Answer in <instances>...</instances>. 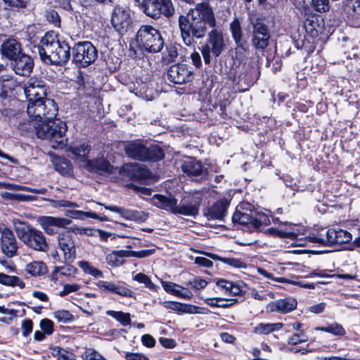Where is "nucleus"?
I'll list each match as a JSON object with an SVG mask.
<instances>
[{
	"instance_id": "f257e3e1",
	"label": "nucleus",
	"mask_w": 360,
	"mask_h": 360,
	"mask_svg": "<svg viewBox=\"0 0 360 360\" xmlns=\"http://www.w3.org/2000/svg\"><path fill=\"white\" fill-rule=\"evenodd\" d=\"M217 22L212 8L207 2L197 4L191 8L186 15H180L179 25L184 44L191 46L194 40L202 38L207 32V27L212 28L208 32L206 44L202 46V54L206 64L211 62L212 53L218 57L226 49V40L223 32L215 29Z\"/></svg>"
},
{
	"instance_id": "f03ea898",
	"label": "nucleus",
	"mask_w": 360,
	"mask_h": 360,
	"mask_svg": "<svg viewBox=\"0 0 360 360\" xmlns=\"http://www.w3.org/2000/svg\"><path fill=\"white\" fill-rule=\"evenodd\" d=\"M46 83L35 77H31L24 86V94L27 99V113L30 119H51L58 114V106L51 98H46Z\"/></svg>"
},
{
	"instance_id": "7ed1b4c3",
	"label": "nucleus",
	"mask_w": 360,
	"mask_h": 360,
	"mask_svg": "<svg viewBox=\"0 0 360 360\" xmlns=\"http://www.w3.org/2000/svg\"><path fill=\"white\" fill-rule=\"evenodd\" d=\"M55 118L31 119L36 123L33 124L37 136L41 139H47L53 148H63L67 145L66 131L68 127L65 122Z\"/></svg>"
},
{
	"instance_id": "20e7f679",
	"label": "nucleus",
	"mask_w": 360,
	"mask_h": 360,
	"mask_svg": "<svg viewBox=\"0 0 360 360\" xmlns=\"http://www.w3.org/2000/svg\"><path fill=\"white\" fill-rule=\"evenodd\" d=\"M37 49L41 60L46 63L61 65L70 58V47L66 43L60 42L53 34H46Z\"/></svg>"
},
{
	"instance_id": "39448f33",
	"label": "nucleus",
	"mask_w": 360,
	"mask_h": 360,
	"mask_svg": "<svg viewBox=\"0 0 360 360\" xmlns=\"http://www.w3.org/2000/svg\"><path fill=\"white\" fill-rule=\"evenodd\" d=\"M13 225L19 239L30 249L46 252L49 243L44 233L20 220H14Z\"/></svg>"
},
{
	"instance_id": "423d86ee",
	"label": "nucleus",
	"mask_w": 360,
	"mask_h": 360,
	"mask_svg": "<svg viewBox=\"0 0 360 360\" xmlns=\"http://www.w3.org/2000/svg\"><path fill=\"white\" fill-rule=\"evenodd\" d=\"M124 150L127 157L141 162H155L164 158L160 147L156 145L147 146L141 139L126 142Z\"/></svg>"
},
{
	"instance_id": "0eeeda50",
	"label": "nucleus",
	"mask_w": 360,
	"mask_h": 360,
	"mask_svg": "<svg viewBox=\"0 0 360 360\" xmlns=\"http://www.w3.org/2000/svg\"><path fill=\"white\" fill-rule=\"evenodd\" d=\"M151 203L158 208L170 211L174 214L185 216H195L198 214L200 202L198 200H193L188 203H182L177 205V200L172 196L155 195L151 198Z\"/></svg>"
},
{
	"instance_id": "6e6552de",
	"label": "nucleus",
	"mask_w": 360,
	"mask_h": 360,
	"mask_svg": "<svg viewBox=\"0 0 360 360\" xmlns=\"http://www.w3.org/2000/svg\"><path fill=\"white\" fill-rule=\"evenodd\" d=\"M136 42L141 49L150 53H158L164 46L160 32L150 25H142L139 28L136 33Z\"/></svg>"
},
{
	"instance_id": "1a4fd4ad",
	"label": "nucleus",
	"mask_w": 360,
	"mask_h": 360,
	"mask_svg": "<svg viewBox=\"0 0 360 360\" xmlns=\"http://www.w3.org/2000/svg\"><path fill=\"white\" fill-rule=\"evenodd\" d=\"M98 57L96 47L90 41L77 43L72 49L74 63L80 68H85L93 63Z\"/></svg>"
},
{
	"instance_id": "9d476101",
	"label": "nucleus",
	"mask_w": 360,
	"mask_h": 360,
	"mask_svg": "<svg viewBox=\"0 0 360 360\" xmlns=\"http://www.w3.org/2000/svg\"><path fill=\"white\" fill-rule=\"evenodd\" d=\"M311 241L323 245H335L348 243L352 239V234L341 229H328L324 234L319 233L311 238Z\"/></svg>"
},
{
	"instance_id": "9b49d317",
	"label": "nucleus",
	"mask_w": 360,
	"mask_h": 360,
	"mask_svg": "<svg viewBox=\"0 0 360 360\" xmlns=\"http://www.w3.org/2000/svg\"><path fill=\"white\" fill-rule=\"evenodd\" d=\"M111 22L117 32L120 34L127 32L131 24V11L129 8L126 6H115Z\"/></svg>"
},
{
	"instance_id": "f8f14e48",
	"label": "nucleus",
	"mask_w": 360,
	"mask_h": 360,
	"mask_svg": "<svg viewBox=\"0 0 360 360\" xmlns=\"http://www.w3.org/2000/svg\"><path fill=\"white\" fill-rule=\"evenodd\" d=\"M270 33L267 26L259 21L252 23V45L259 51H264L269 44Z\"/></svg>"
},
{
	"instance_id": "ddd939ff",
	"label": "nucleus",
	"mask_w": 360,
	"mask_h": 360,
	"mask_svg": "<svg viewBox=\"0 0 360 360\" xmlns=\"http://www.w3.org/2000/svg\"><path fill=\"white\" fill-rule=\"evenodd\" d=\"M37 222L46 234L54 235L57 233L58 228H65L70 224L71 220L63 217L40 216L37 217Z\"/></svg>"
},
{
	"instance_id": "4468645a",
	"label": "nucleus",
	"mask_w": 360,
	"mask_h": 360,
	"mask_svg": "<svg viewBox=\"0 0 360 360\" xmlns=\"http://www.w3.org/2000/svg\"><path fill=\"white\" fill-rule=\"evenodd\" d=\"M167 77L171 82L182 84L192 81L193 71L185 64H174L169 68Z\"/></svg>"
},
{
	"instance_id": "2eb2a0df",
	"label": "nucleus",
	"mask_w": 360,
	"mask_h": 360,
	"mask_svg": "<svg viewBox=\"0 0 360 360\" xmlns=\"http://www.w3.org/2000/svg\"><path fill=\"white\" fill-rule=\"evenodd\" d=\"M341 11L352 26H360V0H343Z\"/></svg>"
},
{
	"instance_id": "dca6fc26",
	"label": "nucleus",
	"mask_w": 360,
	"mask_h": 360,
	"mask_svg": "<svg viewBox=\"0 0 360 360\" xmlns=\"http://www.w3.org/2000/svg\"><path fill=\"white\" fill-rule=\"evenodd\" d=\"M123 169L131 179L146 182H150L153 179L152 173L144 165L131 163L126 165Z\"/></svg>"
},
{
	"instance_id": "f3484780",
	"label": "nucleus",
	"mask_w": 360,
	"mask_h": 360,
	"mask_svg": "<svg viewBox=\"0 0 360 360\" xmlns=\"http://www.w3.org/2000/svg\"><path fill=\"white\" fill-rule=\"evenodd\" d=\"M0 235L3 252L9 257L14 256L16 254L18 247L15 237L12 231L4 226L0 227Z\"/></svg>"
},
{
	"instance_id": "a211bd4d",
	"label": "nucleus",
	"mask_w": 360,
	"mask_h": 360,
	"mask_svg": "<svg viewBox=\"0 0 360 360\" xmlns=\"http://www.w3.org/2000/svg\"><path fill=\"white\" fill-rule=\"evenodd\" d=\"M11 67L17 75L29 76L32 71L34 62L30 56L23 53L11 62Z\"/></svg>"
},
{
	"instance_id": "6ab92c4d",
	"label": "nucleus",
	"mask_w": 360,
	"mask_h": 360,
	"mask_svg": "<svg viewBox=\"0 0 360 360\" xmlns=\"http://www.w3.org/2000/svg\"><path fill=\"white\" fill-rule=\"evenodd\" d=\"M183 172L191 178H205L207 175L206 169L202 168V163L192 158H189L181 165Z\"/></svg>"
},
{
	"instance_id": "aec40b11",
	"label": "nucleus",
	"mask_w": 360,
	"mask_h": 360,
	"mask_svg": "<svg viewBox=\"0 0 360 360\" xmlns=\"http://www.w3.org/2000/svg\"><path fill=\"white\" fill-rule=\"evenodd\" d=\"M58 244L65 259L72 261L75 258V244L70 233H59Z\"/></svg>"
},
{
	"instance_id": "412c9836",
	"label": "nucleus",
	"mask_w": 360,
	"mask_h": 360,
	"mask_svg": "<svg viewBox=\"0 0 360 360\" xmlns=\"http://www.w3.org/2000/svg\"><path fill=\"white\" fill-rule=\"evenodd\" d=\"M232 220L233 223L249 226L251 231L259 229L262 225L261 220L254 217L252 212L248 214L236 210L233 214Z\"/></svg>"
},
{
	"instance_id": "4be33fe9",
	"label": "nucleus",
	"mask_w": 360,
	"mask_h": 360,
	"mask_svg": "<svg viewBox=\"0 0 360 360\" xmlns=\"http://www.w3.org/2000/svg\"><path fill=\"white\" fill-rule=\"evenodd\" d=\"M1 53L11 61L23 54L20 44L14 39H9L2 44Z\"/></svg>"
},
{
	"instance_id": "5701e85b",
	"label": "nucleus",
	"mask_w": 360,
	"mask_h": 360,
	"mask_svg": "<svg viewBox=\"0 0 360 360\" xmlns=\"http://www.w3.org/2000/svg\"><path fill=\"white\" fill-rule=\"evenodd\" d=\"M90 150L91 146L82 141H75L68 146V151L74 155L77 160L84 163L89 160L88 155Z\"/></svg>"
},
{
	"instance_id": "b1692460",
	"label": "nucleus",
	"mask_w": 360,
	"mask_h": 360,
	"mask_svg": "<svg viewBox=\"0 0 360 360\" xmlns=\"http://www.w3.org/2000/svg\"><path fill=\"white\" fill-rule=\"evenodd\" d=\"M296 307V300L292 297H287L271 302L268 307L271 311H278L286 314L294 310Z\"/></svg>"
},
{
	"instance_id": "393cba45",
	"label": "nucleus",
	"mask_w": 360,
	"mask_h": 360,
	"mask_svg": "<svg viewBox=\"0 0 360 360\" xmlns=\"http://www.w3.org/2000/svg\"><path fill=\"white\" fill-rule=\"evenodd\" d=\"M17 81L11 76L4 75L0 77V97L6 98L15 87L18 86Z\"/></svg>"
},
{
	"instance_id": "a878e982",
	"label": "nucleus",
	"mask_w": 360,
	"mask_h": 360,
	"mask_svg": "<svg viewBox=\"0 0 360 360\" xmlns=\"http://www.w3.org/2000/svg\"><path fill=\"white\" fill-rule=\"evenodd\" d=\"M228 204L224 201L214 203L207 211L206 215L208 219L222 220L226 214Z\"/></svg>"
},
{
	"instance_id": "bb28decb",
	"label": "nucleus",
	"mask_w": 360,
	"mask_h": 360,
	"mask_svg": "<svg viewBox=\"0 0 360 360\" xmlns=\"http://www.w3.org/2000/svg\"><path fill=\"white\" fill-rule=\"evenodd\" d=\"M89 170L100 172L111 173L112 167L108 161L103 158H98L95 160H89L86 163Z\"/></svg>"
},
{
	"instance_id": "cd10ccee",
	"label": "nucleus",
	"mask_w": 360,
	"mask_h": 360,
	"mask_svg": "<svg viewBox=\"0 0 360 360\" xmlns=\"http://www.w3.org/2000/svg\"><path fill=\"white\" fill-rule=\"evenodd\" d=\"M25 271L32 276H40L47 272V266L42 261H33L27 264L25 266Z\"/></svg>"
},
{
	"instance_id": "c85d7f7f",
	"label": "nucleus",
	"mask_w": 360,
	"mask_h": 360,
	"mask_svg": "<svg viewBox=\"0 0 360 360\" xmlns=\"http://www.w3.org/2000/svg\"><path fill=\"white\" fill-rule=\"evenodd\" d=\"M283 224L286 226L285 230H278L277 229L271 228L268 230V233L272 236L281 238H288L290 239H295L298 235V233L294 230L295 225L288 224V222H285Z\"/></svg>"
},
{
	"instance_id": "c756f323",
	"label": "nucleus",
	"mask_w": 360,
	"mask_h": 360,
	"mask_svg": "<svg viewBox=\"0 0 360 360\" xmlns=\"http://www.w3.org/2000/svg\"><path fill=\"white\" fill-rule=\"evenodd\" d=\"M141 4V8L145 14L152 18H159L158 11V0H136Z\"/></svg>"
},
{
	"instance_id": "7c9ffc66",
	"label": "nucleus",
	"mask_w": 360,
	"mask_h": 360,
	"mask_svg": "<svg viewBox=\"0 0 360 360\" xmlns=\"http://www.w3.org/2000/svg\"><path fill=\"white\" fill-rule=\"evenodd\" d=\"M283 327L282 323H260L254 328V333L259 335H268L270 333L281 330Z\"/></svg>"
},
{
	"instance_id": "2f4dec72",
	"label": "nucleus",
	"mask_w": 360,
	"mask_h": 360,
	"mask_svg": "<svg viewBox=\"0 0 360 360\" xmlns=\"http://www.w3.org/2000/svg\"><path fill=\"white\" fill-rule=\"evenodd\" d=\"M205 255L214 260L221 261V262L235 268L243 269L246 267L245 263L240 259L232 257H221L213 253H205Z\"/></svg>"
},
{
	"instance_id": "473e14b6",
	"label": "nucleus",
	"mask_w": 360,
	"mask_h": 360,
	"mask_svg": "<svg viewBox=\"0 0 360 360\" xmlns=\"http://www.w3.org/2000/svg\"><path fill=\"white\" fill-rule=\"evenodd\" d=\"M230 30L232 37L235 40L237 46L243 48L245 44V41L242 38V30L238 20L235 19L231 22L230 24Z\"/></svg>"
},
{
	"instance_id": "72a5a7b5",
	"label": "nucleus",
	"mask_w": 360,
	"mask_h": 360,
	"mask_svg": "<svg viewBox=\"0 0 360 360\" xmlns=\"http://www.w3.org/2000/svg\"><path fill=\"white\" fill-rule=\"evenodd\" d=\"M0 283L11 286V287H19L20 289H23L25 287V283L22 280L15 276H10L3 273L0 274Z\"/></svg>"
},
{
	"instance_id": "f704fd0d",
	"label": "nucleus",
	"mask_w": 360,
	"mask_h": 360,
	"mask_svg": "<svg viewBox=\"0 0 360 360\" xmlns=\"http://www.w3.org/2000/svg\"><path fill=\"white\" fill-rule=\"evenodd\" d=\"M99 205L104 206L106 210L110 211L117 212L120 214V216L126 219H135L136 217V212L124 209L123 207H120L115 205H105L103 203H98Z\"/></svg>"
},
{
	"instance_id": "c9c22d12",
	"label": "nucleus",
	"mask_w": 360,
	"mask_h": 360,
	"mask_svg": "<svg viewBox=\"0 0 360 360\" xmlns=\"http://www.w3.org/2000/svg\"><path fill=\"white\" fill-rule=\"evenodd\" d=\"M158 11H159V18L161 15L166 17L172 16L174 13V8L171 0H158Z\"/></svg>"
},
{
	"instance_id": "e433bc0d",
	"label": "nucleus",
	"mask_w": 360,
	"mask_h": 360,
	"mask_svg": "<svg viewBox=\"0 0 360 360\" xmlns=\"http://www.w3.org/2000/svg\"><path fill=\"white\" fill-rule=\"evenodd\" d=\"M78 266L83 270L85 274H89L95 278H103V274L98 269L93 266L86 261H79Z\"/></svg>"
},
{
	"instance_id": "4c0bfd02",
	"label": "nucleus",
	"mask_w": 360,
	"mask_h": 360,
	"mask_svg": "<svg viewBox=\"0 0 360 360\" xmlns=\"http://www.w3.org/2000/svg\"><path fill=\"white\" fill-rule=\"evenodd\" d=\"M51 350L52 356L57 360H75L72 353L60 347L55 346L51 347Z\"/></svg>"
},
{
	"instance_id": "58836bf2",
	"label": "nucleus",
	"mask_w": 360,
	"mask_h": 360,
	"mask_svg": "<svg viewBox=\"0 0 360 360\" xmlns=\"http://www.w3.org/2000/svg\"><path fill=\"white\" fill-rule=\"evenodd\" d=\"M106 314L108 316H110L117 320L124 326H128L131 323L129 314H126L122 311H115L112 310L107 311Z\"/></svg>"
},
{
	"instance_id": "ea45409f",
	"label": "nucleus",
	"mask_w": 360,
	"mask_h": 360,
	"mask_svg": "<svg viewBox=\"0 0 360 360\" xmlns=\"http://www.w3.org/2000/svg\"><path fill=\"white\" fill-rule=\"evenodd\" d=\"M133 280L137 281L139 283L144 284L146 288L151 290H155L158 288V286L153 283L150 278L145 274H136L133 276Z\"/></svg>"
},
{
	"instance_id": "a19ab883",
	"label": "nucleus",
	"mask_w": 360,
	"mask_h": 360,
	"mask_svg": "<svg viewBox=\"0 0 360 360\" xmlns=\"http://www.w3.org/2000/svg\"><path fill=\"white\" fill-rule=\"evenodd\" d=\"M68 216H70L72 218L84 219L86 217H90L92 219L98 218V214L95 212H84L79 210H70L67 213Z\"/></svg>"
},
{
	"instance_id": "79ce46f5",
	"label": "nucleus",
	"mask_w": 360,
	"mask_h": 360,
	"mask_svg": "<svg viewBox=\"0 0 360 360\" xmlns=\"http://www.w3.org/2000/svg\"><path fill=\"white\" fill-rule=\"evenodd\" d=\"M319 330L333 334L335 335H344L345 334V330L343 327L337 323L328 326L326 327H322L319 328Z\"/></svg>"
},
{
	"instance_id": "37998d69",
	"label": "nucleus",
	"mask_w": 360,
	"mask_h": 360,
	"mask_svg": "<svg viewBox=\"0 0 360 360\" xmlns=\"http://www.w3.org/2000/svg\"><path fill=\"white\" fill-rule=\"evenodd\" d=\"M53 318L58 322L65 323L71 321L73 316L69 311L62 309L55 311L53 313Z\"/></svg>"
},
{
	"instance_id": "c03bdc74",
	"label": "nucleus",
	"mask_w": 360,
	"mask_h": 360,
	"mask_svg": "<svg viewBox=\"0 0 360 360\" xmlns=\"http://www.w3.org/2000/svg\"><path fill=\"white\" fill-rule=\"evenodd\" d=\"M308 340V337L304 331H300L299 333H295L288 338V344L291 345H296L300 343L305 342Z\"/></svg>"
},
{
	"instance_id": "a18cd8bd",
	"label": "nucleus",
	"mask_w": 360,
	"mask_h": 360,
	"mask_svg": "<svg viewBox=\"0 0 360 360\" xmlns=\"http://www.w3.org/2000/svg\"><path fill=\"white\" fill-rule=\"evenodd\" d=\"M84 360H107L98 352L92 348H87L82 354Z\"/></svg>"
},
{
	"instance_id": "49530a36",
	"label": "nucleus",
	"mask_w": 360,
	"mask_h": 360,
	"mask_svg": "<svg viewBox=\"0 0 360 360\" xmlns=\"http://www.w3.org/2000/svg\"><path fill=\"white\" fill-rule=\"evenodd\" d=\"M60 274L66 277H75L78 274V270L76 267L71 264H65L58 266Z\"/></svg>"
},
{
	"instance_id": "de8ad7c7",
	"label": "nucleus",
	"mask_w": 360,
	"mask_h": 360,
	"mask_svg": "<svg viewBox=\"0 0 360 360\" xmlns=\"http://www.w3.org/2000/svg\"><path fill=\"white\" fill-rule=\"evenodd\" d=\"M207 283H208L206 280L200 277H195L193 280L189 281L187 283V285H190L191 288L195 290H200L204 289L207 286Z\"/></svg>"
},
{
	"instance_id": "09e8293b",
	"label": "nucleus",
	"mask_w": 360,
	"mask_h": 360,
	"mask_svg": "<svg viewBox=\"0 0 360 360\" xmlns=\"http://www.w3.org/2000/svg\"><path fill=\"white\" fill-rule=\"evenodd\" d=\"M105 259L107 263L112 266H119L123 264V261L118 257L116 250L107 255Z\"/></svg>"
},
{
	"instance_id": "8fccbe9b",
	"label": "nucleus",
	"mask_w": 360,
	"mask_h": 360,
	"mask_svg": "<svg viewBox=\"0 0 360 360\" xmlns=\"http://www.w3.org/2000/svg\"><path fill=\"white\" fill-rule=\"evenodd\" d=\"M312 6L318 12H326L330 8L329 0H312Z\"/></svg>"
},
{
	"instance_id": "3c124183",
	"label": "nucleus",
	"mask_w": 360,
	"mask_h": 360,
	"mask_svg": "<svg viewBox=\"0 0 360 360\" xmlns=\"http://www.w3.org/2000/svg\"><path fill=\"white\" fill-rule=\"evenodd\" d=\"M305 27L307 31L311 32V35H317L321 30L316 18L315 20H307Z\"/></svg>"
},
{
	"instance_id": "603ef678",
	"label": "nucleus",
	"mask_w": 360,
	"mask_h": 360,
	"mask_svg": "<svg viewBox=\"0 0 360 360\" xmlns=\"http://www.w3.org/2000/svg\"><path fill=\"white\" fill-rule=\"evenodd\" d=\"M39 326L41 330L46 335H50L53 332V323L48 319H41L39 323Z\"/></svg>"
},
{
	"instance_id": "864d4df0",
	"label": "nucleus",
	"mask_w": 360,
	"mask_h": 360,
	"mask_svg": "<svg viewBox=\"0 0 360 360\" xmlns=\"http://www.w3.org/2000/svg\"><path fill=\"white\" fill-rule=\"evenodd\" d=\"M81 288L80 285L77 283L65 284L63 290L59 292L60 297L65 296L71 292H77Z\"/></svg>"
},
{
	"instance_id": "5fc2aeb1",
	"label": "nucleus",
	"mask_w": 360,
	"mask_h": 360,
	"mask_svg": "<svg viewBox=\"0 0 360 360\" xmlns=\"http://www.w3.org/2000/svg\"><path fill=\"white\" fill-rule=\"evenodd\" d=\"M33 322L31 319H25L21 323L22 335L27 337L32 331Z\"/></svg>"
},
{
	"instance_id": "6e6d98bb",
	"label": "nucleus",
	"mask_w": 360,
	"mask_h": 360,
	"mask_svg": "<svg viewBox=\"0 0 360 360\" xmlns=\"http://www.w3.org/2000/svg\"><path fill=\"white\" fill-rule=\"evenodd\" d=\"M124 358L126 360H150L144 354L139 352H127L124 353Z\"/></svg>"
},
{
	"instance_id": "4d7b16f0",
	"label": "nucleus",
	"mask_w": 360,
	"mask_h": 360,
	"mask_svg": "<svg viewBox=\"0 0 360 360\" xmlns=\"http://www.w3.org/2000/svg\"><path fill=\"white\" fill-rule=\"evenodd\" d=\"M29 0H3L8 6L13 8H25Z\"/></svg>"
},
{
	"instance_id": "13d9d810",
	"label": "nucleus",
	"mask_w": 360,
	"mask_h": 360,
	"mask_svg": "<svg viewBox=\"0 0 360 360\" xmlns=\"http://www.w3.org/2000/svg\"><path fill=\"white\" fill-rule=\"evenodd\" d=\"M114 293L117 294L121 296H123V297H131L133 295V292L130 289H129L123 285H117V284L115 285V289Z\"/></svg>"
},
{
	"instance_id": "bf43d9fd",
	"label": "nucleus",
	"mask_w": 360,
	"mask_h": 360,
	"mask_svg": "<svg viewBox=\"0 0 360 360\" xmlns=\"http://www.w3.org/2000/svg\"><path fill=\"white\" fill-rule=\"evenodd\" d=\"M46 18L49 22L53 24L55 26H58L60 24V18L56 11L51 10L47 12Z\"/></svg>"
},
{
	"instance_id": "052dcab7",
	"label": "nucleus",
	"mask_w": 360,
	"mask_h": 360,
	"mask_svg": "<svg viewBox=\"0 0 360 360\" xmlns=\"http://www.w3.org/2000/svg\"><path fill=\"white\" fill-rule=\"evenodd\" d=\"M96 285L101 289L115 292L116 284L105 281H99L97 282Z\"/></svg>"
},
{
	"instance_id": "680f3d73",
	"label": "nucleus",
	"mask_w": 360,
	"mask_h": 360,
	"mask_svg": "<svg viewBox=\"0 0 360 360\" xmlns=\"http://www.w3.org/2000/svg\"><path fill=\"white\" fill-rule=\"evenodd\" d=\"M232 283L233 282L225 279H218L216 281V285L223 290L224 293L229 294Z\"/></svg>"
},
{
	"instance_id": "e2e57ef3",
	"label": "nucleus",
	"mask_w": 360,
	"mask_h": 360,
	"mask_svg": "<svg viewBox=\"0 0 360 360\" xmlns=\"http://www.w3.org/2000/svg\"><path fill=\"white\" fill-rule=\"evenodd\" d=\"M164 290L175 295V292L180 288V285L172 282L164 281L162 283Z\"/></svg>"
},
{
	"instance_id": "0e129e2a",
	"label": "nucleus",
	"mask_w": 360,
	"mask_h": 360,
	"mask_svg": "<svg viewBox=\"0 0 360 360\" xmlns=\"http://www.w3.org/2000/svg\"><path fill=\"white\" fill-rule=\"evenodd\" d=\"M167 55L165 56V60L167 62L174 61L178 56L177 49L174 46H170L167 47Z\"/></svg>"
},
{
	"instance_id": "69168bd1",
	"label": "nucleus",
	"mask_w": 360,
	"mask_h": 360,
	"mask_svg": "<svg viewBox=\"0 0 360 360\" xmlns=\"http://www.w3.org/2000/svg\"><path fill=\"white\" fill-rule=\"evenodd\" d=\"M175 295L184 299L190 300L193 297V293L188 289L180 286V288L175 292Z\"/></svg>"
},
{
	"instance_id": "338daca9",
	"label": "nucleus",
	"mask_w": 360,
	"mask_h": 360,
	"mask_svg": "<svg viewBox=\"0 0 360 360\" xmlns=\"http://www.w3.org/2000/svg\"><path fill=\"white\" fill-rule=\"evenodd\" d=\"M243 283H232L228 295H239L242 292V286Z\"/></svg>"
},
{
	"instance_id": "774afa93",
	"label": "nucleus",
	"mask_w": 360,
	"mask_h": 360,
	"mask_svg": "<svg viewBox=\"0 0 360 360\" xmlns=\"http://www.w3.org/2000/svg\"><path fill=\"white\" fill-rule=\"evenodd\" d=\"M141 341L143 345L148 347H153L155 345V340L148 334L143 335L141 337Z\"/></svg>"
}]
</instances>
